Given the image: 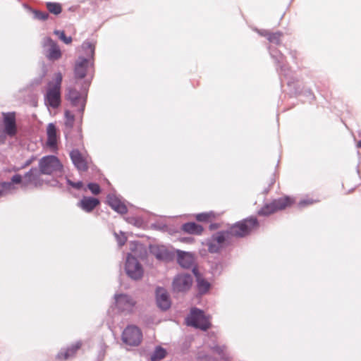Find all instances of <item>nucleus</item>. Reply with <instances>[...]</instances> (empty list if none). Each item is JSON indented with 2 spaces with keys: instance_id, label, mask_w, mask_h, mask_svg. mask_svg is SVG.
Masks as SVG:
<instances>
[{
  "instance_id": "49",
  "label": "nucleus",
  "mask_w": 361,
  "mask_h": 361,
  "mask_svg": "<svg viewBox=\"0 0 361 361\" xmlns=\"http://www.w3.org/2000/svg\"><path fill=\"white\" fill-rule=\"evenodd\" d=\"M269 188L265 189V190H264V192H265V193H267V192H269Z\"/></svg>"
},
{
  "instance_id": "13",
  "label": "nucleus",
  "mask_w": 361,
  "mask_h": 361,
  "mask_svg": "<svg viewBox=\"0 0 361 361\" xmlns=\"http://www.w3.org/2000/svg\"><path fill=\"white\" fill-rule=\"evenodd\" d=\"M43 47L45 49V56L48 60L54 61L61 57V51L57 43L51 37H47L44 39Z\"/></svg>"
},
{
  "instance_id": "44",
  "label": "nucleus",
  "mask_w": 361,
  "mask_h": 361,
  "mask_svg": "<svg viewBox=\"0 0 361 361\" xmlns=\"http://www.w3.org/2000/svg\"><path fill=\"white\" fill-rule=\"evenodd\" d=\"M219 226V224H217V223H212L209 225V229L211 231H213V230H215V229H217Z\"/></svg>"
},
{
  "instance_id": "12",
  "label": "nucleus",
  "mask_w": 361,
  "mask_h": 361,
  "mask_svg": "<svg viewBox=\"0 0 361 361\" xmlns=\"http://www.w3.org/2000/svg\"><path fill=\"white\" fill-rule=\"evenodd\" d=\"M192 283V278L189 274H179L176 275L172 282L174 292L182 293L188 290Z\"/></svg>"
},
{
  "instance_id": "4",
  "label": "nucleus",
  "mask_w": 361,
  "mask_h": 361,
  "mask_svg": "<svg viewBox=\"0 0 361 361\" xmlns=\"http://www.w3.org/2000/svg\"><path fill=\"white\" fill-rule=\"evenodd\" d=\"M4 128H0V145L6 144L7 137L13 138L18 133L16 112H2Z\"/></svg>"
},
{
  "instance_id": "16",
  "label": "nucleus",
  "mask_w": 361,
  "mask_h": 361,
  "mask_svg": "<svg viewBox=\"0 0 361 361\" xmlns=\"http://www.w3.org/2000/svg\"><path fill=\"white\" fill-rule=\"evenodd\" d=\"M157 305L163 311H166L171 307V300L168 293L162 288H157L156 290Z\"/></svg>"
},
{
  "instance_id": "10",
  "label": "nucleus",
  "mask_w": 361,
  "mask_h": 361,
  "mask_svg": "<svg viewBox=\"0 0 361 361\" xmlns=\"http://www.w3.org/2000/svg\"><path fill=\"white\" fill-rule=\"evenodd\" d=\"M142 334L140 329L133 325L128 326L122 333V341L130 346H137L142 341Z\"/></svg>"
},
{
  "instance_id": "25",
  "label": "nucleus",
  "mask_w": 361,
  "mask_h": 361,
  "mask_svg": "<svg viewBox=\"0 0 361 361\" xmlns=\"http://www.w3.org/2000/svg\"><path fill=\"white\" fill-rule=\"evenodd\" d=\"M49 104L52 108H58L61 103L60 90L51 88L47 94Z\"/></svg>"
},
{
  "instance_id": "29",
  "label": "nucleus",
  "mask_w": 361,
  "mask_h": 361,
  "mask_svg": "<svg viewBox=\"0 0 361 361\" xmlns=\"http://www.w3.org/2000/svg\"><path fill=\"white\" fill-rule=\"evenodd\" d=\"M151 252L158 259H168L170 257L169 252L164 248L154 247L152 248Z\"/></svg>"
},
{
  "instance_id": "7",
  "label": "nucleus",
  "mask_w": 361,
  "mask_h": 361,
  "mask_svg": "<svg viewBox=\"0 0 361 361\" xmlns=\"http://www.w3.org/2000/svg\"><path fill=\"white\" fill-rule=\"evenodd\" d=\"M188 326L199 329L202 331L208 330L212 324L209 322V317L204 312L197 307H192L190 310V317L187 322Z\"/></svg>"
},
{
  "instance_id": "1",
  "label": "nucleus",
  "mask_w": 361,
  "mask_h": 361,
  "mask_svg": "<svg viewBox=\"0 0 361 361\" xmlns=\"http://www.w3.org/2000/svg\"><path fill=\"white\" fill-rule=\"evenodd\" d=\"M82 48L86 55V57L79 56L74 66V78L75 83H78V80L85 78L89 66H92L94 63L91 60L94 59L95 46L90 42H84Z\"/></svg>"
},
{
  "instance_id": "18",
  "label": "nucleus",
  "mask_w": 361,
  "mask_h": 361,
  "mask_svg": "<svg viewBox=\"0 0 361 361\" xmlns=\"http://www.w3.org/2000/svg\"><path fill=\"white\" fill-rule=\"evenodd\" d=\"M42 174V173L39 169L37 167H32L25 173V181H22L20 184L22 185V187H25L30 183L34 184L37 186L39 183L40 176Z\"/></svg>"
},
{
  "instance_id": "32",
  "label": "nucleus",
  "mask_w": 361,
  "mask_h": 361,
  "mask_svg": "<svg viewBox=\"0 0 361 361\" xmlns=\"http://www.w3.org/2000/svg\"><path fill=\"white\" fill-rule=\"evenodd\" d=\"M64 116H65L64 125L69 132L73 127L75 116L69 110L65 111Z\"/></svg>"
},
{
  "instance_id": "41",
  "label": "nucleus",
  "mask_w": 361,
  "mask_h": 361,
  "mask_svg": "<svg viewBox=\"0 0 361 361\" xmlns=\"http://www.w3.org/2000/svg\"><path fill=\"white\" fill-rule=\"evenodd\" d=\"M126 221L131 224H133L135 226H138L140 224V220L135 217H128L126 219Z\"/></svg>"
},
{
  "instance_id": "26",
  "label": "nucleus",
  "mask_w": 361,
  "mask_h": 361,
  "mask_svg": "<svg viewBox=\"0 0 361 361\" xmlns=\"http://www.w3.org/2000/svg\"><path fill=\"white\" fill-rule=\"evenodd\" d=\"M47 145L51 147H54L57 145V133L56 126L51 123L47 126Z\"/></svg>"
},
{
  "instance_id": "21",
  "label": "nucleus",
  "mask_w": 361,
  "mask_h": 361,
  "mask_svg": "<svg viewBox=\"0 0 361 361\" xmlns=\"http://www.w3.org/2000/svg\"><path fill=\"white\" fill-rule=\"evenodd\" d=\"M82 346V342L80 341H77L75 343L72 344L71 346L68 347L66 349H61L56 357L59 360H65L70 357H72L75 355L76 352Z\"/></svg>"
},
{
  "instance_id": "2",
  "label": "nucleus",
  "mask_w": 361,
  "mask_h": 361,
  "mask_svg": "<svg viewBox=\"0 0 361 361\" xmlns=\"http://www.w3.org/2000/svg\"><path fill=\"white\" fill-rule=\"evenodd\" d=\"M268 49L271 57L275 61L278 66L276 70L280 77L283 76L285 79L287 80L288 85L294 83L295 78L293 76V71L290 68L284 63L286 56L273 45H269Z\"/></svg>"
},
{
  "instance_id": "28",
  "label": "nucleus",
  "mask_w": 361,
  "mask_h": 361,
  "mask_svg": "<svg viewBox=\"0 0 361 361\" xmlns=\"http://www.w3.org/2000/svg\"><path fill=\"white\" fill-rule=\"evenodd\" d=\"M67 100L70 102L71 105L73 107H78V112L80 114H81V116H82L84 111H85V108L86 99L82 98L81 97H80V99L72 98V99H68Z\"/></svg>"
},
{
  "instance_id": "39",
  "label": "nucleus",
  "mask_w": 361,
  "mask_h": 361,
  "mask_svg": "<svg viewBox=\"0 0 361 361\" xmlns=\"http://www.w3.org/2000/svg\"><path fill=\"white\" fill-rule=\"evenodd\" d=\"M121 235H118L116 233H114L119 247L124 245L127 240V238L125 236L124 233L123 232H121Z\"/></svg>"
},
{
  "instance_id": "37",
  "label": "nucleus",
  "mask_w": 361,
  "mask_h": 361,
  "mask_svg": "<svg viewBox=\"0 0 361 361\" xmlns=\"http://www.w3.org/2000/svg\"><path fill=\"white\" fill-rule=\"evenodd\" d=\"M62 79V74L60 72L56 73L54 77L55 84L52 88L60 90Z\"/></svg>"
},
{
  "instance_id": "6",
  "label": "nucleus",
  "mask_w": 361,
  "mask_h": 361,
  "mask_svg": "<svg viewBox=\"0 0 361 361\" xmlns=\"http://www.w3.org/2000/svg\"><path fill=\"white\" fill-rule=\"evenodd\" d=\"M294 203L293 199L288 196L274 200L271 202L265 204L258 212L259 216H267L279 210L284 209L286 207Z\"/></svg>"
},
{
  "instance_id": "34",
  "label": "nucleus",
  "mask_w": 361,
  "mask_h": 361,
  "mask_svg": "<svg viewBox=\"0 0 361 361\" xmlns=\"http://www.w3.org/2000/svg\"><path fill=\"white\" fill-rule=\"evenodd\" d=\"M212 216H214V214L212 212H202L197 214L195 218L198 221L207 222Z\"/></svg>"
},
{
  "instance_id": "20",
  "label": "nucleus",
  "mask_w": 361,
  "mask_h": 361,
  "mask_svg": "<svg viewBox=\"0 0 361 361\" xmlns=\"http://www.w3.org/2000/svg\"><path fill=\"white\" fill-rule=\"evenodd\" d=\"M91 81L85 79L81 84L80 91H78L74 87H68L66 89V99H80L82 92H87L90 85Z\"/></svg>"
},
{
  "instance_id": "14",
  "label": "nucleus",
  "mask_w": 361,
  "mask_h": 361,
  "mask_svg": "<svg viewBox=\"0 0 361 361\" xmlns=\"http://www.w3.org/2000/svg\"><path fill=\"white\" fill-rule=\"evenodd\" d=\"M177 262L178 264L185 269H193L197 267L195 265V257L194 255L189 252L177 250Z\"/></svg>"
},
{
  "instance_id": "36",
  "label": "nucleus",
  "mask_w": 361,
  "mask_h": 361,
  "mask_svg": "<svg viewBox=\"0 0 361 361\" xmlns=\"http://www.w3.org/2000/svg\"><path fill=\"white\" fill-rule=\"evenodd\" d=\"M87 188L91 191L93 195H99L101 192V188L97 183H89Z\"/></svg>"
},
{
  "instance_id": "45",
  "label": "nucleus",
  "mask_w": 361,
  "mask_h": 361,
  "mask_svg": "<svg viewBox=\"0 0 361 361\" xmlns=\"http://www.w3.org/2000/svg\"><path fill=\"white\" fill-rule=\"evenodd\" d=\"M153 226L158 230H164L166 227V225H163V226H157L156 224H153Z\"/></svg>"
},
{
  "instance_id": "46",
  "label": "nucleus",
  "mask_w": 361,
  "mask_h": 361,
  "mask_svg": "<svg viewBox=\"0 0 361 361\" xmlns=\"http://www.w3.org/2000/svg\"><path fill=\"white\" fill-rule=\"evenodd\" d=\"M182 241L183 242H186V243H191L193 241V238H183L182 239Z\"/></svg>"
},
{
  "instance_id": "42",
  "label": "nucleus",
  "mask_w": 361,
  "mask_h": 361,
  "mask_svg": "<svg viewBox=\"0 0 361 361\" xmlns=\"http://www.w3.org/2000/svg\"><path fill=\"white\" fill-rule=\"evenodd\" d=\"M34 159H35V158L33 157L28 159L27 161H25V162L23 164L21 165V166L20 168L15 169V171H18L20 169L26 168L27 166H30L32 164V162Z\"/></svg>"
},
{
  "instance_id": "50",
  "label": "nucleus",
  "mask_w": 361,
  "mask_h": 361,
  "mask_svg": "<svg viewBox=\"0 0 361 361\" xmlns=\"http://www.w3.org/2000/svg\"><path fill=\"white\" fill-rule=\"evenodd\" d=\"M65 137L67 139V133L65 132Z\"/></svg>"
},
{
  "instance_id": "24",
  "label": "nucleus",
  "mask_w": 361,
  "mask_h": 361,
  "mask_svg": "<svg viewBox=\"0 0 361 361\" xmlns=\"http://www.w3.org/2000/svg\"><path fill=\"white\" fill-rule=\"evenodd\" d=\"M182 231L192 235H201L204 231L202 226L195 222H187L182 225Z\"/></svg>"
},
{
  "instance_id": "19",
  "label": "nucleus",
  "mask_w": 361,
  "mask_h": 361,
  "mask_svg": "<svg viewBox=\"0 0 361 361\" xmlns=\"http://www.w3.org/2000/svg\"><path fill=\"white\" fill-rule=\"evenodd\" d=\"M21 182L22 176L18 173L11 177V181L0 182V197L6 195L11 190H14V184H20Z\"/></svg>"
},
{
  "instance_id": "38",
  "label": "nucleus",
  "mask_w": 361,
  "mask_h": 361,
  "mask_svg": "<svg viewBox=\"0 0 361 361\" xmlns=\"http://www.w3.org/2000/svg\"><path fill=\"white\" fill-rule=\"evenodd\" d=\"M66 183L68 185L71 186L73 188L77 190H81L83 188V183L82 181L79 180L78 182H74L70 180L69 178L66 179Z\"/></svg>"
},
{
  "instance_id": "5",
  "label": "nucleus",
  "mask_w": 361,
  "mask_h": 361,
  "mask_svg": "<svg viewBox=\"0 0 361 361\" xmlns=\"http://www.w3.org/2000/svg\"><path fill=\"white\" fill-rule=\"evenodd\" d=\"M231 236L228 230L219 231L213 233L211 237L205 240V245L207 246L210 253H219L224 247L226 242L229 241Z\"/></svg>"
},
{
  "instance_id": "30",
  "label": "nucleus",
  "mask_w": 361,
  "mask_h": 361,
  "mask_svg": "<svg viewBox=\"0 0 361 361\" xmlns=\"http://www.w3.org/2000/svg\"><path fill=\"white\" fill-rule=\"evenodd\" d=\"M166 355V350L161 347L157 346L155 348V350H154L152 355H151V360L152 361H159L162 359H164Z\"/></svg>"
},
{
  "instance_id": "33",
  "label": "nucleus",
  "mask_w": 361,
  "mask_h": 361,
  "mask_svg": "<svg viewBox=\"0 0 361 361\" xmlns=\"http://www.w3.org/2000/svg\"><path fill=\"white\" fill-rule=\"evenodd\" d=\"M32 13L34 18L37 20H46L48 19L49 14L37 10H32Z\"/></svg>"
},
{
  "instance_id": "9",
  "label": "nucleus",
  "mask_w": 361,
  "mask_h": 361,
  "mask_svg": "<svg viewBox=\"0 0 361 361\" xmlns=\"http://www.w3.org/2000/svg\"><path fill=\"white\" fill-rule=\"evenodd\" d=\"M125 271L130 279L137 281L143 276V269L137 259L128 253L125 264Z\"/></svg>"
},
{
  "instance_id": "11",
  "label": "nucleus",
  "mask_w": 361,
  "mask_h": 361,
  "mask_svg": "<svg viewBox=\"0 0 361 361\" xmlns=\"http://www.w3.org/2000/svg\"><path fill=\"white\" fill-rule=\"evenodd\" d=\"M116 308L121 312L131 314L136 305V301L132 296L125 293H116L114 296Z\"/></svg>"
},
{
  "instance_id": "15",
  "label": "nucleus",
  "mask_w": 361,
  "mask_h": 361,
  "mask_svg": "<svg viewBox=\"0 0 361 361\" xmlns=\"http://www.w3.org/2000/svg\"><path fill=\"white\" fill-rule=\"evenodd\" d=\"M106 204L118 214H125L128 212L126 205L114 194L107 195Z\"/></svg>"
},
{
  "instance_id": "43",
  "label": "nucleus",
  "mask_w": 361,
  "mask_h": 361,
  "mask_svg": "<svg viewBox=\"0 0 361 361\" xmlns=\"http://www.w3.org/2000/svg\"><path fill=\"white\" fill-rule=\"evenodd\" d=\"M224 346H216L214 347V350L219 354L222 355L224 353Z\"/></svg>"
},
{
  "instance_id": "8",
  "label": "nucleus",
  "mask_w": 361,
  "mask_h": 361,
  "mask_svg": "<svg viewBox=\"0 0 361 361\" xmlns=\"http://www.w3.org/2000/svg\"><path fill=\"white\" fill-rule=\"evenodd\" d=\"M62 168L59 158L54 155L43 157L39 161V169L42 174L51 175L54 172L61 171Z\"/></svg>"
},
{
  "instance_id": "40",
  "label": "nucleus",
  "mask_w": 361,
  "mask_h": 361,
  "mask_svg": "<svg viewBox=\"0 0 361 361\" xmlns=\"http://www.w3.org/2000/svg\"><path fill=\"white\" fill-rule=\"evenodd\" d=\"M313 202H314V200L312 199H303L299 202L298 206L300 207H304L307 205H310V204H313Z\"/></svg>"
},
{
  "instance_id": "48",
  "label": "nucleus",
  "mask_w": 361,
  "mask_h": 361,
  "mask_svg": "<svg viewBox=\"0 0 361 361\" xmlns=\"http://www.w3.org/2000/svg\"><path fill=\"white\" fill-rule=\"evenodd\" d=\"M357 145L358 147L361 148V140L360 141H358Z\"/></svg>"
},
{
  "instance_id": "47",
  "label": "nucleus",
  "mask_w": 361,
  "mask_h": 361,
  "mask_svg": "<svg viewBox=\"0 0 361 361\" xmlns=\"http://www.w3.org/2000/svg\"><path fill=\"white\" fill-rule=\"evenodd\" d=\"M290 54L292 56L293 59H296L297 56V51H290Z\"/></svg>"
},
{
  "instance_id": "31",
  "label": "nucleus",
  "mask_w": 361,
  "mask_h": 361,
  "mask_svg": "<svg viewBox=\"0 0 361 361\" xmlns=\"http://www.w3.org/2000/svg\"><path fill=\"white\" fill-rule=\"evenodd\" d=\"M46 7L50 13L56 16L60 14L62 11L61 4L57 2H47Z\"/></svg>"
},
{
  "instance_id": "23",
  "label": "nucleus",
  "mask_w": 361,
  "mask_h": 361,
  "mask_svg": "<svg viewBox=\"0 0 361 361\" xmlns=\"http://www.w3.org/2000/svg\"><path fill=\"white\" fill-rule=\"evenodd\" d=\"M100 204L97 197L84 196L78 202V206L86 212H91Z\"/></svg>"
},
{
  "instance_id": "22",
  "label": "nucleus",
  "mask_w": 361,
  "mask_h": 361,
  "mask_svg": "<svg viewBox=\"0 0 361 361\" xmlns=\"http://www.w3.org/2000/svg\"><path fill=\"white\" fill-rule=\"evenodd\" d=\"M192 273L196 278L198 293L201 295L207 293L210 288V283L202 277L197 267H193Z\"/></svg>"
},
{
  "instance_id": "35",
  "label": "nucleus",
  "mask_w": 361,
  "mask_h": 361,
  "mask_svg": "<svg viewBox=\"0 0 361 361\" xmlns=\"http://www.w3.org/2000/svg\"><path fill=\"white\" fill-rule=\"evenodd\" d=\"M54 34L56 35L59 38L63 41L65 44H68L72 42L71 37H67L63 30H55Z\"/></svg>"
},
{
  "instance_id": "17",
  "label": "nucleus",
  "mask_w": 361,
  "mask_h": 361,
  "mask_svg": "<svg viewBox=\"0 0 361 361\" xmlns=\"http://www.w3.org/2000/svg\"><path fill=\"white\" fill-rule=\"evenodd\" d=\"M70 157L78 171L85 172L88 170L87 163L78 149H73L71 151Z\"/></svg>"
},
{
  "instance_id": "3",
  "label": "nucleus",
  "mask_w": 361,
  "mask_h": 361,
  "mask_svg": "<svg viewBox=\"0 0 361 361\" xmlns=\"http://www.w3.org/2000/svg\"><path fill=\"white\" fill-rule=\"evenodd\" d=\"M259 227V221L255 216H250L237 221L228 228L231 236L244 238Z\"/></svg>"
},
{
  "instance_id": "27",
  "label": "nucleus",
  "mask_w": 361,
  "mask_h": 361,
  "mask_svg": "<svg viewBox=\"0 0 361 361\" xmlns=\"http://www.w3.org/2000/svg\"><path fill=\"white\" fill-rule=\"evenodd\" d=\"M258 32L260 35L267 37L269 42L276 45L281 44V37L283 35L281 32H269L267 30H261L258 31Z\"/></svg>"
}]
</instances>
